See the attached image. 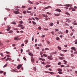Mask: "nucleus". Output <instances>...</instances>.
<instances>
[{"label": "nucleus", "mask_w": 77, "mask_h": 77, "mask_svg": "<svg viewBox=\"0 0 77 77\" xmlns=\"http://www.w3.org/2000/svg\"><path fill=\"white\" fill-rule=\"evenodd\" d=\"M13 12L15 14H20V12L16 11H14Z\"/></svg>", "instance_id": "nucleus-1"}, {"label": "nucleus", "mask_w": 77, "mask_h": 77, "mask_svg": "<svg viewBox=\"0 0 77 77\" xmlns=\"http://www.w3.org/2000/svg\"><path fill=\"white\" fill-rule=\"evenodd\" d=\"M55 11L60 12H61V10L59 9H57L55 10Z\"/></svg>", "instance_id": "nucleus-2"}, {"label": "nucleus", "mask_w": 77, "mask_h": 77, "mask_svg": "<svg viewBox=\"0 0 77 77\" xmlns=\"http://www.w3.org/2000/svg\"><path fill=\"white\" fill-rule=\"evenodd\" d=\"M48 59L49 60H53V58H51L50 56H48Z\"/></svg>", "instance_id": "nucleus-3"}, {"label": "nucleus", "mask_w": 77, "mask_h": 77, "mask_svg": "<svg viewBox=\"0 0 77 77\" xmlns=\"http://www.w3.org/2000/svg\"><path fill=\"white\" fill-rule=\"evenodd\" d=\"M49 8H51V6H48V7H45V9H48Z\"/></svg>", "instance_id": "nucleus-4"}, {"label": "nucleus", "mask_w": 77, "mask_h": 77, "mask_svg": "<svg viewBox=\"0 0 77 77\" xmlns=\"http://www.w3.org/2000/svg\"><path fill=\"white\" fill-rule=\"evenodd\" d=\"M18 38V37H17L15 38H14V40H18V39H19V38Z\"/></svg>", "instance_id": "nucleus-5"}, {"label": "nucleus", "mask_w": 77, "mask_h": 77, "mask_svg": "<svg viewBox=\"0 0 77 77\" xmlns=\"http://www.w3.org/2000/svg\"><path fill=\"white\" fill-rule=\"evenodd\" d=\"M28 54H29V56H33V54L32 53H31L30 52H29L28 53Z\"/></svg>", "instance_id": "nucleus-6"}, {"label": "nucleus", "mask_w": 77, "mask_h": 77, "mask_svg": "<svg viewBox=\"0 0 77 77\" xmlns=\"http://www.w3.org/2000/svg\"><path fill=\"white\" fill-rule=\"evenodd\" d=\"M48 73L49 74H51L52 75H53V74H54V73L52 72H49Z\"/></svg>", "instance_id": "nucleus-7"}, {"label": "nucleus", "mask_w": 77, "mask_h": 77, "mask_svg": "<svg viewBox=\"0 0 77 77\" xmlns=\"http://www.w3.org/2000/svg\"><path fill=\"white\" fill-rule=\"evenodd\" d=\"M11 24H14V25H15V24H16V23H15V22H12L11 23Z\"/></svg>", "instance_id": "nucleus-8"}, {"label": "nucleus", "mask_w": 77, "mask_h": 77, "mask_svg": "<svg viewBox=\"0 0 77 77\" xmlns=\"http://www.w3.org/2000/svg\"><path fill=\"white\" fill-rule=\"evenodd\" d=\"M28 2L31 4H33V3L32 2H31L29 0L28 1Z\"/></svg>", "instance_id": "nucleus-9"}, {"label": "nucleus", "mask_w": 77, "mask_h": 77, "mask_svg": "<svg viewBox=\"0 0 77 77\" xmlns=\"http://www.w3.org/2000/svg\"><path fill=\"white\" fill-rule=\"evenodd\" d=\"M60 59L61 60H63V59H65V58L63 57H60Z\"/></svg>", "instance_id": "nucleus-10"}, {"label": "nucleus", "mask_w": 77, "mask_h": 77, "mask_svg": "<svg viewBox=\"0 0 77 77\" xmlns=\"http://www.w3.org/2000/svg\"><path fill=\"white\" fill-rule=\"evenodd\" d=\"M63 61L64 62H65V63H64V64H66V63H67V61H66L64 60H63Z\"/></svg>", "instance_id": "nucleus-11"}, {"label": "nucleus", "mask_w": 77, "mask_h": 77, "mask_svg": "<svg viewBox=\"0 0 77 77\" xmlns=\"http://www.w3.org/2000/svg\"><path fill=\"white\" fill-rule=\"evenodd\" d=\"M17 26L18 27H23V25L21 24H19Z\"/></svg>", "instance_id": "nucleus-12"}, {"label": "nucleus", "mask_w": 77, "mask_h": 77, "mask_svg": "<svg viewBox=\"0 0 77 77\" xmlns=\"http://www.w3.org/2000/svg\"><path fill=\"white\" fill-rule=\"evenodd\" d=\"M50 65H46L45 66L46 68H48V67H50L51 66Z\"/></svg>", "instance_id": "nucleus-13"}, {"label": "nucleus", "mask_w": 77, "mask_h": 77, "mask_svg": "<svg viewBox=\"0 0 77 77\" xmlns=\"http://www.w3.org/2000/svg\"><path fill=\"white\" fill-rule=\"evenodd\" d=\"M13 32V31L12 30H11L8 32V33H12Z\"/></svg>", "instance_id": "nucleus-14"}, {"label": "nucleus", "mask_w": 77, "mask_h": 77, "mask_svg": "<svg viewBox=\"0 0 77 77\" xmlns=\"http://www.w3.org/2000/svg\"><path fill=\"white\" fill-rule=\"evenodd\" d=\"M49 25L50 26H52L53 25V23H51L49 24Z\"/></svg>", "instance_id": "nucleus-15"}, {"label": "nucleus", "mask_w": 77, "mask_h": 77, "mask_svg": "<svg viewBox=\"0 0 77 77\" xmlns=\"http://www.w3.org/2000/svg\"><path fill=\"white\" fill-rule=\"evenodd\" d=\"M64 6H67V7H69V5L68 4V5H64Z\"/></svg>", "instance_id": "nucleus-16"}, {"label": "nucleus", "mask_w": 77, "mask_h": 77, "mask_svg": "<svg viewBox=\"0 0 77 77\" xmlns=\"http://www.w3.org/2000/svg\"><path fill=\"white\" fill-rule=\"evenodd\" d=\"M41 26H39L38 27V29L39 30H41Z\"/></svg>", "instance_id": "nucleus-17"}, {"label": "nucleus", "mask_w": 77, "mask_h": 77, "mask_svg": "<svg viewBox=\"0 0 77 77\" xmlns=\"http://www.w3.org/2000/svg\"><path fill=\"white\" fill-rule=\"evenodd\" d=\"M32 23H33V24H34V25L36 24V22H35L33 21H32Z\"/></svg>", "instance_id": "nucleus-18"}, {"label": "nucleus", "mask_w": 77, "mask_h": 77, "mask_svg": "<svg viewBox=\"0 0 77 77\" xmlns=\"http://www.w3.org/2000/svg\"><path fill=\"white\" fill-rule=\"evenodd\" d=\"M35 60H34V59L32 58L31 59V61L32 62H34Z\"/></svg>", "instance_id": "nucleus-19"}, {"label": "nucleus", "mask_w": 77, "mask_h": 77, "mask_svg": "<svg viewBox=\"0 0 77 77\" xmlns=\"http://www.w3.org/2000/svg\"><path fill=\"white\" fill-rule=\"evenodd\" d=\"M57 71H61L62 69H58Z\"/></svg>", "instance_id": "nucleus-20"}, {"label": "nucleus", "mask_w": 77, "mask_h": 77, "mask_svg": "<svg viewBox=\"0 0 77 77\" xmlns=\"http://www.w3.org/2000/svg\"><path fill=\"white\" fill-rule=\"evenodd\" d=\"M54 15L55 16H59V14H54Z\"/></svg>", "instance_id": "nucleus-21"}, {"label": "nucleus", "mask_w": 77, "mask_h": 77, "mask_svg": "<svg viewBox=\"0 0 77 77\" xmlns=\"http://www.w3.org/2000/svg\"><path fill=\"white\" fill-rule=\"evenodd\" d=\"M7 28H8V29H11V27H9V26H7Z\"/></svg>", "instance_id": "nucleus-22"}, {"label": "nucleus", "mask_w": 77, "mask_h": 77, "mask_svg": "<svg viewBox=\"0 0 77 77\" xmlns=\"http://www.w3.org/2000/svg\"><path fill=\"white\" fill-rule=\"evenodd\" d=\"M58 73L60 74H62V72H58Z\"/></svg>", "instance_id": "nucleus-23"}, {"label": "nucleus", "mask_w": 77, "mask_h": 77, "mask_svg": "<svg viewBox=\"0 0 77 77\" xmlns=\"http://www.w3.org/2000/svg\"><path fill=\"white\" fill-rule=\"evenodd\" d=\"M7 65H8V64H6L4 66L3 68H5V67H6V66H7Z\"/></svg>", "instance_id": "nucleus-24"}, {"label": "nucleus", "mask_w": 77, "mask_h": 77, "mask_svg": "<svg viewBox=\"0 0 77 77\" xmlns=\"http://www.w3.org/2000/svg\"><path fill=\"white\" fill-rule=\"evenodd\" d=\"M65 14L67 15H70V14H69V13L68 12H66L65 13Z\"/></svg>", "instance_id": "nucleus-25"}, {"label": "nucleus", "mask_w": 77, "mask_h": 77, "mask_svg": "<svg viewBox=\"0 0 77 77\" xmlns=\"http://www.w3.org/2000/svg\"><path fill=\"white\" fill-rule=\"evenodd\" d=\"M58 48L59 50H61V47H60L59 46H58Z\"/></svg>", "instance_id": "nucleus-26"}, {"label": "nucleus", "mask_w": 77, "mask_h": 77, "mask_svg": "<svg viewBox=\"0 0 77 77\" xmlns=\"http://www.w3.org/2000/svg\"><path fill=\"white\" fill-rule=\"evenodd\" d=\"M60 56H61L62 57H63V56H64V55L62 54H60Z\"/></svg>", "instance_id": "nucleus-27"}, {"label": "nucleus", "mask_w": 77, "mask_h": 77, "mask_svg": "<svg viewBox=\"0 0 77 77\" xmlns=\"http://www.w3.org/2000/svg\"><path fill=\"white\" fill-rule=\"evenodd\" d=\"M43 56L45 57H47V55L46 54H43Z\"/></svg>", "instance_id": "nucleus-28"}, {"label": "nucleus", "mask_w": 77, "mask_h": 77, "mask_svg": "<svg viewBox=\"0 0 77 77\" xmlns=\"http://www.w3.org/2000/svg\"><path fill=\"white\" fill-rule=\"evenodd\" d=\"M35 20H39V18H38L36 17H35Z\"/></svg>", "instance_id": "nucleus-29"}, {"label": "nucleus", "mask_w": 77, "mask_h": 77, "mask_svg": "<svg viewBox=\"0 0 77 77\" xmlns=\"http://www.w3.org/2000/svg\"><path fill=\"white\" fill-rule=\"evenodd\" d=\"M65 25L67 26H69V25L68 23H65Z\"/></svg>", "instance_id": "nucleus-30"}, {"label": "nucleus", "mask_w": 77, "mask_h": 77, "mask_svg": "<svg viewBox=\"0 0 77 77\" xmlns=\"http://www.w3.org/2000/svg\"><path fill=\"white\" fill-rule=\"evenodd\" d=\"M73 50L75 51H76V49H75V47L73 48Z\"/></svg>", "instance_id": "nucleus-31"}, {"label": "nucleus", "mask_w": 77, "mask_h": 77, "mask_svg": "<svg viewBox=\"0 0 77 77\" xmlns=\"http://www.w3.org/2000/svg\"><path fill=\"white\" fill-rule=\"evenodd\" d=\"M33 70H34V71H36V67H34Z\"/></svg>", "instance_id": "nucleus-32"}, {"label": "nucleus", "mask_w": 77, "mask_h": 77, "mask_svg": "<svg viewBox=\"0 0 77 77\" xmlns=\"http://www.w3.org/2000/svg\"><path fill=\"white\" fill-rule=\"evenodd\" d=\"M47 14H48V15H51V13H49L48 12H47Z\"/></svg>", "instance_id": "nucleus-33"}, {"label": "nucleus", "mask_w": 77, "mask_h": 77, "mask_svg": "<svg viewBox=\"0 0 77 77\" xmlns=\"http://www.w3.org/2000/svg\"><path fill=\"white\" fill-rule=\"evenodd\" d=\"M42 64H43V65H45V63L43 62L41 63Z\"/></svg>", "instance_id": "nucleus-34"}, {"label": "nucleus", "mask_w": 77, "mask_h": 77, "mask_svg": "<svg viewBox=\"0 0 77 77\" xmlns=\"http://www.w3.org/2000/svg\"><path fill=\"white\" fill-rule=\"evenodd\" d=\"M25 42L26 44H27V42H28V40H25Z\"/></svg>", "instance_id": "nucleus-35"}, {"label": "nucleus", "mask_w": 77, "mask_h": 77, "mask_svg": "<svg viewBox=\"0 0 77 77\" xmlns=\"http://www.w3.org/2000/svg\"><path fill=\"white\" fill-rule=\"evenodd\" d=\"M69 32V31H68V30L66 29V33H68V32Z\"/></svg>", "instance_id": "nucleus-36"}, {"label": "nucleus", "mask_w": 77, "mask_h": 77, "mask_svg": "<svg viewBox=\"0 0 77 77\" xmlns=\"http://www.w3.org/2000/svg\"><path fill=\"white\" fill-rule=\"evenodd\" d=\"M60 64H61V63L60 62H59L58 63V65H60Z\"/></svg>", "instance_id": "nucleus-37"}, {"label": "nucleus", "mask_w": 77, "mask_h": 77, "mask_svg": "<svg viewBox=\"0 0 77 77\" xmlns=\"http://www.w3.org/2000/svg\"><path fill=\"white\" fill-rule=\"evenodd\" d=\"M23 22L22 21H20L19 22V23H20V24H23Z\"/></svg>", "instance_id": "nucleus-38"}, {"label": "nucleus", "mask_w": 77, "mask_h": 77, "mask_svg": "<svg viewBox=\"0 0 77 77\" xmlns=\"http://www.w3.org/2000/svg\"><path fill=\"white\" fill-rule=\"evenodd\" d=\"M26 11L27 13H31V11H28L27 10Z\"/></svg>", "instance_id": "nucleus-39"}, {"label": "nucleus", "mask_w": 77, "mask_h": 77, "mask_svg": "<svg viewBox=\"0 0 77 77\" xmlns=\"http://www.w3.org/2000/svg\"><path fill=\"white\" fill-rule=\"evenodd\" d=\"M23 59H24V60H26V58L25 57H23Z\"/></svg>", "instance_id": "nucleus-40"}, {"label": "nucleus", "mask_w": 77, "mask_h": 77, "mask_svg": "<svg viewBox=\"0 0 77 77\" xmlns=\"http://www.w3.org/2000/svg\"><path fill=\"white\" fill-rule=\"evenodd\" d=\"M6 9L7 10V11H10V9L8 8H6Z\"/></svg>", "instance_id": "nucleus-41"}, {"label": "nucleus", "mask_w": 77, "mask_h": 77, "mask_svg": "<svg viewBox=\"0 0 77 77\" xmlns=\"http://www.w3.org/2000/svg\"><path fill=\"white\" fill-rule=\"evenodd\" d=\"M45 36V35H44L42 36V38H44Z\"/></svg>", "instance_id": "nucleus-42"}, {"label": "nucleus", "mask_w": 77, "mask_h": 77, "mask_svg": "<svg viewBox=\"0 0 77 77\" xmlns=\"http://www.w3.org/2000/svg\"><path fill=\"white\" fill-rule=\"evenodd\" d=\"M3 72H4L2 71H0V73H1V74H2V73H3Z\"/></svg>", "instance_id": "nucleus-43"}, {"label": "nucleus", "mask_w": 77, "mask_h": 77, "mask_svg": "<svg viewBox=\"0 0 77 77\" xmlns=\"http://www.w3.org/2000/svg\"><path fill=\"white\" fill-rule=\"evenodd\" d=\"M61 67H65V66H64V65H61Z\"/></svg>", "instance_id": "nucleus-44"}, {"label": "nucleus", "mask_w": 77, "mask_h": 77, "mask_svg": "<svg viewBox=\"0 0 77 77\" xmlns=\"http://www.w3.org/2000/svg\"><path fill=\"white\" fill-rule=\"evenodd\" d=\"M44 30H48V29L47 28H44Z\"/></svg>", "instance_id": "nucleus-45"}, {"label": "nucleus", "mask_w": 77, "mask_h": 77, "mask_svg": "<svg viewBox=\"0 0 77 77\" xmlns=\"http://www.w3.org/2000/svg\"><path fill=\"white\" fill-rule=\"evenodd\" d=\"M68 51V50H64L63 51H65V52H66Z\"/></svg>", "instance_id": "nucleus-46"}, {"label": "nucleus", "mask_w": 77, "mask_h": 77, "mask_svg": "<svg viewBox=\"0 0 77 77\" xmlns=\"http://www.w3.org/2000/svg\"><path fill=\"white\" fill-rule=\"evenodd\" d=\"M0 54L1 56H3V53H1Z\"/></svg>", "instance_id": "nucleus-47"}, {"label": "nucleus", "mask_w": 77, "mask_h": 77, "mask_svg": "<svg viewBox=\"0 0 77 77\" xmlns=\"http://www.w3.org/2000/svg\"><path fill=\"white\" fill-rule=\"evenodd\" d=\"M45 50H49V49L48 48H45Z\"/></svg>", "instance_id": "nucleus-48"}, {"label": "nucleus", "mask_w": 77, "mask_h": 77, "mask_svg": "<svg viewBox=\"0 0 77 77\" xmlns=\"http://www.w3.org/2000/svg\"><path fill=\"white\" fill-rule=\"evenodd\" d=\"M21 47H23L24 46V44H22L21 45Z\"/></svg>", "instance_id": "nucleus-49"}, {"label": "nucleus", "mask_w": 77, "mask_h": 77, "mask_svg": "<svg viewBox=\"0 0 77 77\" xmlns=\"http://www.w3.org/2000/svg\"><path fill=\"white\" fill-rule=\"evenodd\" d=\"M9 59V58H8L6 59V61H8V60Z\"/></svg>", "instance_id": "nucleus-50"}, {"label": "nucleus", "mask_w": 77, "mask_h": 77, "mask_svg": "<svg viewBox=\"0 0 77 77\" xmlns=\"http://www.w3.org/2000/svg\"><path fill=\"white\" fill-rule=\"evenodd\" d=\"M43 54V52H42V51H41L40 52V54L41 55H42Z\"/></svg>", "instance_id": "nucleus-51"}, {"label": "nucleus", "mask_w": 77, "mask_h": 77, "mask_svg": "<svg viewBox=\"0 0 77 77\" xmlns=\"http://www.w3.org/2000/svg\"><path fill=\"white\" fill-rule=\"evenodd\" d=\"M6 30H7V31H9L10 30V29H6Z\"/></svg>", "instance_id": "nucleus-52"}, {"label": "nucleus", "mask_w": 77, "mask_h": 77, "mask_svg": "<svg viewBox=\"0 0 77 77\" xmlns=\"http://www.w3.org/2000/svg\"><path fill=\"white\" fill-rule=\"evenodd\" d=\"M42 15H43V17H46L45 15L44 14H43Z\"/></svg>", "instance_id": "nucleus-53"}, {"label": "nucleus", "mask_w": 77, "mask_h": 77, "mask_svg": "<svg viewBox=\"0 0 77 77\" xmlns=\"http://www.w3.org/2000/svg\"><path fill=\"white\" fill-rule=\"evenodd\" d=\"M3 45V44L1 43H0V46H2Z\"/></svg>", "instance_id": "nucleus-54"}, {"label": "nucleus", "mask_w": 77, "mask_h": 77, "mask_svg": "<svg viewBox=\"0 0 77 77\" xmlns=\"http://www.w3.org/2000/svg\"><path fill=\"white\" fill-rule=\"evenodd\" d=\"M56 31H57V32H58L59 31V29H55Z\"/></svg>", "instance_id": "nucleus-55"}, {"label": "nucleus", "mask_w": 77, "mask_h": 77, "mask_svg": "<svg viewBox=\"0 0 77 77\" xmlns=\"http://www.w3.org/2000/svg\"><path fill=\"white\" fill-rule=\"evenodd\" d=\"M19 66L20 67V68L21 67V66H22V65L20 64L19 65Z\"/></svg>", "instance_id": "nucleus-56"}, {"label": "nucleus", "mask_w": 77, "mask_h": 77, "mask_svg": "<svg viewBox=\"0 0 77 77\" xmlns=\"http://www.w3.org/2000/svg\"><path fill=\"white\" fill-rule=\"evenodd\" d=\"M72 11H75V9H74V8H72Z\"/></svg>", "instance_id": "nucleus-57"}, {"label": "nucleus", "mask_w": 77, "mask_h": 77, "mask_svg": "<svg viewBox=\"0 0 77 77\" xmlns=\"http://www.w3.org/2000/svg\"><path fill=\"white\" fill-rule=\"evenodd\" d=\"M6 57H4L3 58H2V59H3V60L4 59H6Z\"/></svg>", "instance_id": "nucleus-58"}, {"label": "nucleus", "mask_w": 77, "mask_h": 77, "mask_svg": "<svg viewBox=\"0 0 77 77\" xmlns=\"http://www.w3.org/2000/svg\"><path fill=\"white\" fill-rule=\"evenodd\" d=\"M73 24H74V25H77V23H74Z\"/></svg>", "instance_id": "nucleus-59"}, {"label": "nucleus", "mask_w": 77, "mask_h": 77, "mask_svg": "<svg viewBox=\"0 0 77 77\" xmlns=\"http://www.w3.org/2000/svg\"><path fill=\"white\" fill-rule=\"evenodd\" d=\"M26 52L27 53H28V52H29L30 51L29 49H28L26 51Z\"/></svg>", "instance_id": "nucleus-60"}, {"label": "nucleus", "mask_w": 77, "mask_h": 77, "mask_svg": "<svg viewBox=\"0 0 77 77\" xmlns=\"http://www.w3.org/2000/svg\"><path fill=\"white\" fill-rule=\"evenodd\" d=\"M17 69H20V66H17Z\"/></svg>", "instance_id": "nucleus-61"}, {"label": "nucleus", "mask_w": 77, "mask_h": 77, "mask_svg": "<svg viewBox=\"0 0 77 77\" xmlns=\"http://www.w3.org/2000/svg\"><path fill=\"white\" fill-rule=\"evenodd\" d=\"M23 14H26V11H23Z\"/></svg>", "instance_id": "nucleus-62"}, {"label": "nucleus", "mask_w": 77, "mask_h": 77, "mask_svg": "<svg viewBox=\"0 0 77 77\" xmlns=\"http://www.w3.org/2000/svg\"><path fill=\"white\" fill-rule=\"evenodd\" d=\"M66 22H68V23H70V20H67L66 21Z\"/></svg>", "instance_id": "nucleus-63"}, {"label": "nucleus", "mask_w": 77, "mask_h": 77, "mask_svg": "<svg viewBox=\"0 0 77 77\" xmlns=\"http://www.w3.org/2000/svg\"><path fill=\"white\" fill-rule=\"evenodd\" d=\"M23 49H21V53H23Z\"/></svg>", "instance_id": "nucleus-64"}]
</instances>
